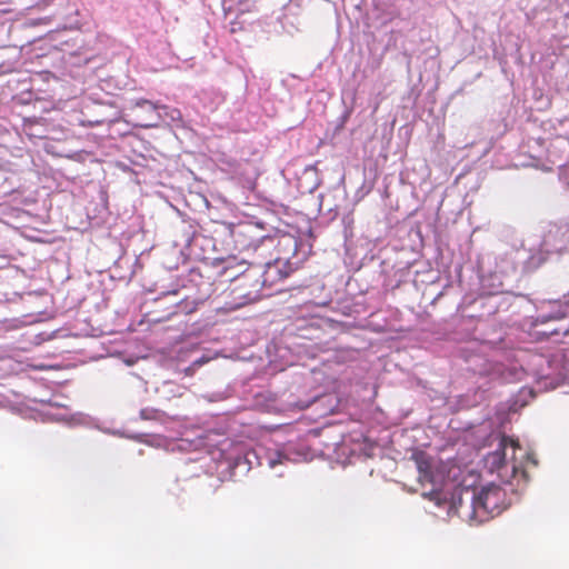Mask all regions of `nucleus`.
Masks as SVG:
<instances>
[{
    "label": "nucleus",
    "instance_id": "20e7f679",
    "mask_svg": "<svg viewBox=\"0 0 569 569\" xmlns=\"http://www.w3.org/2000/svg\"><path fill=\"white\" fill-rule=\"evenodd\" d=\"M411 459L415 461L416 467L419 472V481L421 483H432L433 482V469L432 462L429 455L423 451H416L412 453Z\"/></svg>",
    "mask_w": 569,
    "mask_h": 569
},
{
    "label": "nucleus",
    "instance_id": "1a4fd4ad",
    "mask_svg": "<svg viewBox=\"0 0 569 569\" xmlns=\"http://www.w3.org/2000/svg\"><path fill=\"white\" fill-rule=\"evenodd\" d=\"M4 2H6V0H0V3H4Z\"/></svg>",
    "mask_w": 569,
    "mask_h": 569
},
{
    "label": "nucleus",
    "instance_id": "39448f33",
    "mask_svg": "<svg viewBox=\"0 0 569 569\" xmlns=\"http://www.w3.org/2000/svg\"><path fill=\"white\" fill-rule=\"evenodd\" d=\"M551 310L548 315H541L539 319L541 322L549 320H560L569 317V295L562 300L550 302Z\"/></svg>",
    "mask_w": 569,
    "mask_h": 569
},
{
    "label": "nucleus",
    "instance_id": "7ed1b4c3",
    "mask_svg": "<svg viewBox=\"0 0 569 569\" xmlns=\"http://www.w3.org/2000/svg\"><path fill=\"white\" fill-rule=\"evenodd\" d=\"M471 508L473 517L479 521L498 516L507 508L506 491L493 483L482 487L473 495Z\"/></svg>",
    "mask_w": 569,
    "mask_h": 569
},
{
    "label": "nucleus",
    "instance_id": "423d86ee",
    "mask_svg": "<svg viewBox=\"0 0 569 569\" xmlns=\"http://www.w3.org/2000/svg\"><path fill=\"white\" fill-rule=\"evenodd\" d=\"M425 497L429 498L431 501H435L436 505H441L440 493L437 491H431L429 493H423Z\"/></svg>",
    "mask_w": 569,
    "mask_h": 569
},
{
    "label": "nucleus",
    "instance_id": "f03ea898",
    "mask_svg": "<svg viewBox=\"0 0 569 569\" xmlns=\"http://www.w3.org/2000/svg\"><path fill=\"white\" fill-rule=\"evenodd\" d=\"M287 261L274 259L260 263L251 261L249 269L242 274L243 284L251 283L252 290L243 293L244 303L254 301L263 288L271 289L289 276Z\"/></svg>",
    "mask_w": 569,
    "mask_h": 569
},
{
    "label": "nucleus",
    "instance_id": "0eeeda50",
    "mask_svg": "<svg viewBox=\"0 0 569 569\" xmlns=\"http://www.w3.org/2000/svg\"><path fill=\"white\" fill-rule=\"evenodd\" d=\"M143 104H152V103L148 100H140L137 102V106H143Z\"/></svg>",
    "mask_w": 569,
    "mask_h": 569
},
{
    "label": "nucleus",
    "instance_id": "f257e3e1",
    "mask_svg": "<svg viewBox=\"0 0 569 569\" xmlns=\"http://www.w3.org/2000/svg\"><path fill=\"white\" fill-rule=\"evenodd\" d=\"M520 449L518 440L502 436L498 447L485 457V466L491 473H497L502 482L517 486L528 481L527 471L516 458V451Z\"/></svg>",
    "mask_w": 569,
    "mask_h": 569
},
{
    "label": "nucleus",
    "instance_id": "6e6552de",
    "mask_svg": "<svg viewBox=\"0 0 569 569\" xmlns=\"http://www.w3.org/2000/svg\"><path fill=\"white\" fill-rule=\"evenodd\" d=\"M172 112L177 113V117H178V118H181V113H180V111H179V110L174 109V110H172Z\"/></svg>",
    "mask_w": 569,
    "mask_h": 569
}]
</instances>
